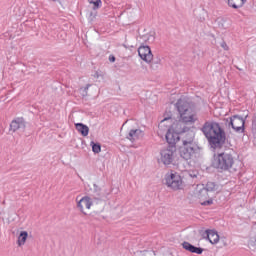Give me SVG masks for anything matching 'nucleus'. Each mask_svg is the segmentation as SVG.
I'll return each instance as SVG.
<instances>
[{
  "instance_id": "obj_28",
  "label": "nucleus",
  "mask_w": 256,
  "mask_h": 256,
  "mask_svg": "<svg viewBox=\"0 0 256 256\" xmlns=\"http://www.w3.org/2000/svg\"><path fill=\"white\" fill-rule=\"evenodd\" d=\"M94 191H95V193H96L98 199H101V197H103V196L101 195V188H99V186H97V184H94Z\"/></svg>"
},
{
  "instance_id": "obj_7",
  "label": "nucleus",
  "mask_w": 256,
  "mask_h": 256,
  "mask_svg": "<svg viewBox=\"0 0 256 256\" xmlns=\"http://www.w3.org/2000/svg\"><path fill=\"white\" fill-rule=\"evenodd\" d=\"M138 55L145 63H151L153 61V53L148 45H141L138 48Z\"/></svg>"
},
{
  "instance_id": "obj_32",
  "label": "nucleus",
  "mask_w": 256,
  "mask_h": 256,
  "mask_svg": "<svg viewBox=\"0 0 256 256\" xmlns=\"http://www.w3.org/2000/svg\"><path fill=\"white\" fill-rule=\"evenodd\" d=\"M96 77L99 78V74L98 73H96Z\"/></svg>"
},
{
  "instance_id": "obj_25",
  "label": "nucleus",
  "mask_w": 256,
  "mask_h": 256,
  "mask_svg": "<svg viewBox=\"0 0 256 256\" xmlns=\"http://www.w3.org/2000/svg\"><path fill=\"white\" fill-rule=\"evenodd\" d=\"M143 40L145 43L151 44L155 42V32H151L150 34H146L143 36Z\"/></svg>"
},
{
  "instance_id": "obj_23",
  "label": "nucleus",
  "mask_w": 256,
  "mask_h": 256,
  "mask_svg": "<svg viewBox=\"0 0 256 256\" xmlns=\"http://www.w3.org/2000/svg\"><path fill=\"white\" fill-rule=\"evenodd\" d=\"M28 233L27 231H22L18 237V245L19 247H21V245H25V241H27V237H28Z\"/></svg>"
},
{
  "instance_id": "obj_3",
  "label": "nucleus",
  "mask_w": 256,
  "mask_h": 256,
  "mask_svg": "<svg viewBox=\"0 0 256 256\" xmlns=\"http://www.w3.org/2000/svg\"><path fill=\"white\" fill-rule=\"evenodd\" d=\"M197 155H199L198 144H188V145H182L180 147V157H182V159H185V161H189L191 159H197Z\"/></svg>"
},
{
  "instance_id": "obj_24",
  "label": "nucleus",
  "mask_w": 256,
  "mask_h": 256,
  "mask_svg": "<svg viewBox=\"0 0 256 256\" xmlns=\"http://www.w3.org/2000/svg\"><path fill=\"white\" fill-rule=\"evenodd\" d=\"M88 3H90V5H93L92 9L94 11H97V9H101V5H103V2L101 0H88Z\"/></svg>"
},
{
  "instance_id": "obj_16",
  "label": "nucleus",
  "mask_w": 256,
  "mask_h": 256,
  "mask_svg": "<svg viewBox=\"0 0 256 256\" xmlns=\"http://www.w3.org/2000/svg\"><path fill=\"white\" fill-rule=\"evenodd\" d=\"M158 129L163 132L166 131V133L168 131H171V129H173V118L166 117L163 120H161V122L158 125Z\"/></svg>"
},
{
  "instance_id": "obj_6",
  "label": "nucleus",
  "mask_w": 256,
  "mask_h": 256,
  "mask_svg": "<svg viewBox=\"0 0 256 256\" xmlns=\"http://www.w3.org/2000/svg\"><path fill=\"white\" fill-rule=\"evenodd\" d=\"M228 123V127H232V129L236 133H244L245 132V118L234 115L226 120Z\"/></svg>"
},
{
  "instance_id": "obj_21",
  "label": "nucleus",
  "mask_w": 256,
  "mask_h": 256,
  "mask_svg": "<svg viewBox=\"0 0 256 256\" xmlns=\"http://www.w3.org/2000/svg\"><path fill=\"white\" fill-rule=\"evenodd\" d=\"M246 3L247 0H227L228 7H232V9H241Z\"/></svg>"
},
{
  "instance_id": "obj_17",
  "label": "nucleus",
  "mask_w": 256,
  "mask_h": 256,
  "mask_svg": "<svg viewBox=\"0 0 256 256\" xmlns=\"http://www.w3.org/2000/svg\"><path fill=\"white\" fill-rule=\"evenodd\" d=\"M203 238L207 239L212 245L219 243V234L215 230H206Z\"/></svg>"
},
{
  "instance_id": "obj_13",
  "label": "nucleus",
  "mask_w": 256,
  "mask_h": 256,
  "mask_svg": "<svg viewBox=\"0 0 256 256\" xmlns=\"http://www.w3.org/2000/svg\"><path fill=\"white\" fill-rule=\"evenodd\" d=\"M25 119L23 118H16L10 124V129L15 133V131H20L21 133L25 132Z\"/></svg>"
},
{
  "instance_id": "obj_19",
  "label": "nucleus",
  "mask_w": 256,
  "mask_h": 256,
  "mask_svg": "<svg viewBox=\"0 0 256 256\" xmlns=\"http://www.w3.org/2000/svg\"><path fill=\"white\" fill-rule=\"evenodd\" d=\"M141 137H143V131L141 129H132L129 131L127 139L133 143V141H137Z\"/></svg>"
},
{
  "instance_id": "obj_9",
  "label": "nucleus",
  "mask_w": 256,
  "mask_h": 256,
  "mask_svg": "<svg viewBox=\"0 0 256 256\" xmlns=\"http://www.w3.org/2000/svg\"><path fill=\"white\" fill-rule=\"evenodd\" d=\"M180 115V119L184 123H188L189 125H193L197 121V112H195V109H190L186 112H182Z\"/></svg>"
},
{
  "instance_id": "obj_2",
  "label": "nucleus",
  "mask_w": 256,
  "mask_h": 256,
  "mask_svg": "<svg viewBox=\"0 0 256 256\" xmlns=\"http://www.w3.org/2000/svg\"><path fill=\"white\" fill-rule=\"evenodd\" d=\"M235 164V158L232 154L222 152L214 157L213 167L219 171H229Z\"/></svg>"
},
{
  "instance_id": "obj_10",
  "label": "nucleus",
  "mask_w": 256,
  "mask_h": 256,
  "mask_svg": "<svg viewBox=\"0 0 256 256\" xmlns=\"http://www.w3.org/2000/svg\"><path fill=\"white\" fill-rule=\"evenodd\" d=\"M175 107H176L179 115H181V113H185V112L193 109V105L191 104V102H189V100H187L185 98H180L176 102Z\"/></svg>"
},
{
  "instance_id": "obj_4",
  "label": "nucleus",
  "mask_w": 256,
  "mask_h": 256,
  "mask_svg": "<svg viewBox=\"0 0 256 256\" xmlns=\"http://www.w3.org/2000/svg\"><path fill=\"white\" fill-rule=\"evenodd\" d=\"M165 183L167 187L173 189V191H179L183 189V178L178 173H170L165 176Z\"/></svg>"
},
{
  "instance_id": "obj_1",
  "label": "nucleus",
  "mask_w": 256,
  "mask_h": 256,
  "mask_svg": "<svg viewBox=\"0 0 256 256\" xmlns=\"http://www.w3.org/2000/svg\"><path fill=\"white\" fill-rule=\"evenodd\" d=\"M201 131L213 149H217V147H221V145L225 143V131L221 128L219 123L215 121H206L203 124Z\"/></svg>"
},
{
  "instance_id": "obj_12",
  "label": "nucleus",
  "mask_w": 256,
  "mask_h": 256,
  "mask_svg": "<svg viewBox=\"0 0 256 256\" xmlns=\"http://www.w3.org/2000/svg\"><path fill=\"white\" fill-rule=\"evenodd\" d=\"M180 135L182 136V145H198L195 142V131L190 129Z\"/></svg>"
},
{
  "instance_id": "obj_31",
  "label": "nucleus",
  "mask_w": 256,
  "mask_h": 256,
  "mask_svg": "<svg viewBox=\"0 0 256 256\" xmlns=\"http://www.w3.org/2000/svg\"><path fill=\"white\" fill-rule=\"evenodd\" d=\"M110 63H115V56L111 55L109 56Z\"/></svg>"
},
{
  "instance_id": "obj_27",
  "label": "nucleus",
  "mask_w": 256,
  "mask_h": 256,
  "mask_svg": "<svg viewBox=\"0 0 256 256\" xmlns=\"http://www.w3.org/2000/svg\"><path fill=\"white\" fill-rule=\"evenodd\" d=\"M89 87H91V84H87L86 87H81L79 89V93L82 97H87V93L89 91Z\"/></svg>"
},
{
  "instance_id": "obj_8",
  "label": "nucleus",
  "mask_w": 256,
  "mask_h": 256,
  "mask_svg": "<svg viewBox=\"0 0 256 256\" xmlns=\"http://www.w3.org/2000/svg\"><path fill=\"white\" fill-rule=\"evenodd\" d=\"M197 197L200 200V204L204 207H207V205H213V199L210 198L209 192L203 188H198Z\"/></svg>"
},
{
  "instance_id": "obj_34",
  "label": "nucleus",
  "mask_w": 256,
  "mask_h": 256,
  "mask_svg": "<svg viewBox=\"0 0 256 256\" xmlns=\"http://www.w3.org/2000/svg\"><path fill=\"white\" fill-rule=\"evenodd\" d=\"M159 61H161V60H158L156 63H159Z\"/></svg>"
},
{
  "instance_id": "obj_5",
  "label": "nucleus",
  "mask_w": 256,
  "mask_h": 256,
  "mask_svg": "<svg viewBox=\"0 0 256 256\" xmlns=\"http://www.w3.org/2000/svg\"><path fill=\"white\" fill-rule=\"evenodd\" d=\"M177 155V148L175 146H169L166 149L160 151V161L163 165H171L175 161Z\"/></svg>"
},
{
  "instance_id": "obj_29",
  "label": "nucleus",
  "mask_w": 256,
  "mask_h": 256,
  "mask_svg": "<svg viewBox=\"0 0 256 256\" xmlns=\"http://www.w3.org/2000/svg\"><path fill=\"white\" fill-rule=\"evenodd\" d=\"M220 46L222 47V49H224V51H229V46L227 45V43L225 41H222L220 43Z\"/></svg>"
},
{
  "instance_id": "obj_18",
  "label": "nucleus",
  "mask_w": 256,
  "mask_h": 256,
  "mask_svg": "<svg viewBox=\"0 0 256 256\" xmlns=\"http://www.w3.org/2000/svg\"><path fill=\"white\" fill-rule=\"evenodd\" d=\"M182 247L183 249L189 251L190 253H196V255H201L203 253V248L194 246L189 242H183Z\"/></svg>"
},
{
  "instance_id": "obj_33",
  "label": "nucleus",
  "mask_w": 256,
  "mask_h": 256,
  "mask_svg": "<svg viewBox=\"0 0 256 256\" xmlns=\"http://www.w3.org/2000/svg\"><path fill=\"white\" fill-rule=\"evenodd\" d=\"M92 15H93V12L90 13V17H92Z\"/></svg>"
},
{
  "instance_id": "obj_20",
  "label": "nucleus",
  "mask_w": 256,
  "mask_h": 256,
  "mask_svg": "<svg viewBox=\"0 0 256 256\" xmlns=\"http://www.w3.org/2000/svg\"><path fill=\"white\" fill-rule=\"evenodd\" d=\"M76 130L81 134L82 137H87L89 135V126L83 123L75 124Z\"/></svg>"
},
{
  "instance_id": "obj_14",
  "label": "nucleus",
  "mask_w": 256,
  "mask_h": 256,
  "mask_svg": "<svg viewBox=\"0 0 256 256\" xmlns=\"http://www.w3.org/2000/svg\"><path fill=\"white\" fill-rule=\"evenodd\" d=\"M187 125H189L188 122H183V120L180 118L178 122L172 124V129L176 131V133L183 135V133H187V131L191 129Z\"/></svg>"
},
{
  "instance_id": "obj_26",
  "label": "nucleus",
  "mask_w": 256,
  "mask_h": 256,
  "mask_svg": "<svg viewBox=\"0 0 256 256\" xmlns=\"http://www.w3.org/2000/svg\"><path fill=\"white\" fill-rule=\"evenodd\" d=\"M90 145L92 147L93 153H101V144L92 141Z\"/></svg>"
},
{
  "instance_id": "obj_11",
  "label": "nucleus",
  "mask_w": 256,
  "mask_h": 256,
  "mask_svg": "<svg viewBox=\"0 0 256 256\" xmlns=\"http://www.w3.org/2000/svg\"><path fill=\"white\" fill-rule=\"evenodd\" d=\"M92 206L93 201L89 196H84L77 202V209H79L81 213H84V215H87V213H85V209H91Z\"/></svg>"
},
{
  "instance_id": "obj_30",
  "label": "nucleus",
  "mask_w": 256,
  "mask_h": 256,
  "mask_svg": "<svg viewBox=\"0 0 256 256\" xmlns=\"http://www.w3.org/2000/svg\"><path fill=\"white\" fill-rule=\"evenodd\" d=\"M252 125L253 127H255L256 129V114L254 115L253 119H252Z\"/></svg>"
},
{
  "instance_id": "obj_15",
  "label": "nucleus",
  "mask_w": 256,
  "mask_h": 256,
  "mask_svg": "<svg viewBox=\"0 0 256 256\" xmlns=\"http://www.w3.org/2000/svg\"><path fill=\"white\" fill-rule=\"evenodd\" d=\"M180 133H177V131H175L173 128L168 130L166 132V141L169 145H175L176 143H179V139H181L180 137Z\"/></svg>"
},
{
  "instance_id": "obj_35",
  "label": "nucleus",
  "mask_w": 256,
  "mask_h": 256,
  "mask_svg": "<svg viewBox=\"0 0 256 256\" xmlns=\"http://www.w3.org/2000/svg\"><path fill=\"white\" fill-rule=\"evenodd\" d=\"M52 1H54V2H55V1H57V0H52Z\"/></svg>"
},
{
  "instance_id": "obj_22",
  "label": "nucleus",
  "mask_w": 256,
  "mask_h": 256,
  "mask_svg": "<svg viewBox=\"0 0 256 256\" xmlns=\"http://www.w3.org/2000/svg\"><path fill=\"white\" fill-rule=\"evenodd\" d=\"M203 188H205L209 193H215V191H218L219 186L215 184L214 182H207L206 185H202Z\"/></svg>"
}]
</instances>
